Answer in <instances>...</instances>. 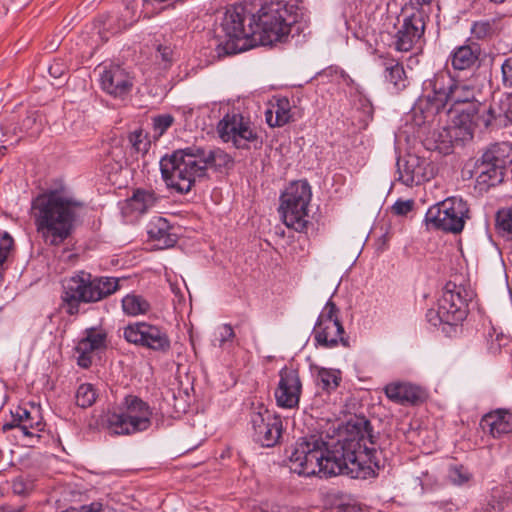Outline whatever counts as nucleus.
I'll list each match as a JSON object with an SVG mask.
<instances>
[{
  "mask_svg": "<svg viewBox=\"0 0 512 512\" xmlns=\"http://www.w3.org/2000/svg\"><path fill=\"white\" fill-rule=\"evenodd\" d=\"M384 466L370 422L356 417L347 423L346 435L325 441L322 435L300 438L290 456V469L301 476L328 478L347 475L367 479Z\"/></svg>",
  "mask_w": 512,
  "mask_h": 512,
  "instance_id": "nucleus-1",
  "label": "nucleus"
},
{
  "mask_svg": "<svg viewBox=\"0 0 512 512\" xmlns=\"http://www.w3.org/2000/svg\"><path fill=\"white\" fill-rule=\"evenodd\" d=\"M297 19L295 6L284 1H271L263 4L256 15L249 16L246 27L244 6H231L223 13L214 30L217 56L237 54L259 45L285 42Z\"/></svg>",
  "mask_w": 512,
  "mask_h": 512,
  "instance_id": "nucleus-2",
  "label": "nucleus"
},
{
  "mask_svg": "<svg viewBox=\"0 0 512 512\" xmlns=\"http://www.w3.org/2000/svg\"><path fill=\"white\" fill-rule=\"evenodd\" d=\"M232 165V157L224 150L194 145L163 157L160 161V170L168 188L186 194L196 181L207 176L208 169L217 171Z\"/></svg>",
  "mask_w": 512,
  "mask_h": 512,
  "instance_id": "nucleus-3",
  "label": "nucleus"
},
{
  "mask_svg": "<svg viewBox=\"0 0 512 512\" xmlns=\"http://www.w3.org/2000/svg\"><path fill=\"white\" fill-rule=\"evenodd\" d=\"M476 87L472 79H455L448 71L441 70L422 84V95L414 109V121L417 125L433 124L438 114L447 105L469 103V107L478 104Z\"/></svg>",
  "mask_w": 512,
  "mask_h": 512,
  "instance_id": "nucleus-4",
  "label": "nucleus"
},
{
  "mask_svg": "<svg viewBox=\"0 0 512 512\" xmlns=\"http://www.w3.org/2000/svg\"><path fill=\"white\" fill-rule=\"evenodd\" d=\"M80 203L60 190H47L34 199L38 210L37 231L46 244L58 246L73 232L76 208Z\"/></svg>",
  "mask_w": 512,
  "mask_h": 512,
  "instance_id": "nucleus-5",
  "label": "nucleus"
},
{
  "mask_svg": "<svg viewBox=\"0 0 512 512\" xmlns=\"http://www.w3.org/2000/svg\"><path fill=\"white\" fill-rule=\"evenodd\" d=\"M119 289V279L114 277H92L79 271L62 280V308L69 315L79 313L80 304L95 303Z\"/></svg>",
  "mask_w": 512,
  "mask_h": 512,
  "instance_id": "nucleus-6",
  "label": "nucleus"
},
{
  "mask_svg": "<svg viewBox=\"0 0 512 512\" xmlns=\"http://www.w3.org/2000/svg\"><path fill=\"white\" fill-rule=\"evenodd\" d=\"M152 410L136 395H126L107 416V428L115 435H131L151 426Z\"/></svg>",
  "mask_w": 512,
  "mask_h": 512,
  "instance_id": "nucleus-7",
  "label": "nucleus"
},
{
  "mask_svg": "<svg viewBox=\"0 0 512 512\" xmlns=\"http://www.w3.org/2000/svg\"><path fill=\"white\" fill-rule=\"evenodd\" d=\"M311 187L306 180L292 182L280 197L279 212L284 224L297 232H306Z\"/></svg>",
  "mask_w": 512,
  "mask_h": 512,
  "instance_id": "nucleus-8",
  "label": "nucleus"
},
{
  "mask_svg": "<svg viewBox=\"0 0 512 512\" xmlns=\"http://www.w3.org/2000/svg\"><path fill=\"white\" fill-rule=\"evenodd\" d=\"M469 218L467 203L458 197H449L431 206L425 215L428 228L460 233Z\"/></svg>",
  "mask_w": 512,
  "mask_h": 512,
  "instance_id": "nucleus-9",
  "label": "nucleus"
},
{
  "mask_svg": "<svg viewBox=\"0 0 512 512\" xmlns=\"http://www.w3.org/2000/svg\"><path fill=\"white\" fill-rule=\"evenodd\" d=\"M219 137L226 143L231 142L237 149L249 150L262 146L257 127L248 117L240 113L226 114L217 125Z\"/></svg>",
  "mask_w": 512,
  "mask_h": 512,
  "instance_id": "nucleus-10",
  "label": "nucleus"
},
{
  "mask_svg": "<svg viewBox=\"0 0 512 512\" xmlns=\"http://www.w3.org/2000/svg\"><path fill=\"white\" fill-rule=\"evenodd\" d=\"M494 109L482 103L462 110L449 126L454 146H464L472 141L476 127L489 128L495 120Z\"/></svg>",
  "mask_w": 512,
  "mask_h": 512,
  "instance_id": "nucleus-11",
  "label": "nucleus"
},
{
  "mask_svg": "<svg viewBox=\"0 0 512 512\" xmlns=\"http://www.w3.org/2000/svg\"><path fill=\"white\" fill-rule=\"evenodd\" d=\"M123 337L131 344L159 353H167L171 349V340L167 330L145 321L127 325L123 329Z\"/></svg>",
  "mask_w": 512,
  "mask_h": 512,
  "instance_id": "nucleus-12",
  "label": "nucleus"
},
{
  "mask_svg": "<svg viewBox=\"0 0 512 512\" xmlns=\"http://www.w3.org/2000/svg\"><path fill=\"white\" fill-rule=\"evenodd\" d=\"M253 439L263 447H273L282 435L283 425L280 416L269 411L263 405L250 414Z\"/></svg>",
  "mask_w": 512,
  "mask_h": 512,
  "instance_id": "nucleus-13",
  "label": "nucleus"
},
{
  "mask_svg": "<svg viewBox=\"0 0 512 512\" xmlns=\"http://www.w3.org/2000/svg\"><path fill=\"white\" fill-rule=\"evenodd\" d=\"M427 18L428 15L422 9L404 16L394 37L393 44L397 51L408 52L421 47Z\"/></svg>",
  "mask_w": 512,
  "mask_h": 512,
  "instance_id": "nucleus-14",
  "label": "nucleus"
},
{
  "mask_svg": "<svg viewBox=\"0 0 512 512\" xmlns=\"http://www.w3.org/2000/svg\"><path fill=\"white\" fill-rule=\"evenodd\" d=\"M398 181L407 187L428 182L436 175L432 161L414 154H408L397 161Z\"/></svg>",
  "mask_w": 512,
  "mask_h": 512,
  "instance_id": "nucleus-15",
  "label": "nucleus"
},
{
  "mask_svg": "<svg viewBox=\"0 0 512 512\" xmlns=\"http://www.w3.org/2000/svg\"><path fill=\"white\" fill-rule=\"evenodd\" d=\"M108 347V335L102 328L91 327L85 329L83 337L75 347L77 364L81 368L91 367L95 357L103 353Z\"/></svg>",
  "mask_w": 512,
  "mask_h": 512,
  "instance_id": "nucleus-16",
  "label": "nucleus"
},
{
  "mask_svg": "<svg viewBox=\"0 0 512 512\" xmlns=\"http://www.w3.org/2000/svg\"><path fill=\"white\" fill-rule=\"evenodd\" d=\"M473 298V291L468 287L449 281L445 287L441 299L443 313L451 315V320L457 324L466 317V307Z\"/></svg>",
  "mask_w": 512,
  "mask_h": 512,
  "instance_id": "nucleus-17",
  "label": "nucleus"
},
{
  "mask_svg": "<svg viewBox=\"0 0 512 512\" xmlns=\"http://www.w3.org/2000/svg\"><path fill=\"white\" fill-rule=\"evenodd\" d=\"M302 393V382L299 372L292 367H284L279 371V382L275 389L278 406L292 409L298 406Z\"/></svg>",
  "mask_w": 512,
  "mask_h": 512,
  "instance_id": "nucleus-18",
  "label": "nucleus"
},
{
  "mask_svg": "<svg viewBox=\"0 0 512 512\" xmlns=\"http://www.w3.org/2000/svg\"><path fill=\"white\" fill-rule=\"evenodd\" d=\"M103 91L115 98H124L133 87V81L128 72L119 65H110L100 75Z\"/></svg>",
  "mask_w": 512,
  "mask_h": 512,
  "instance_id": "nucleus-19",
  "label": "nucleus"
},
{
  "mask_svg": "<svg viewBox=\"0 0 512 512\" xmlns=\"http://www.w3.org/2000/svg\"><path fill=\"white\" fill-rule=\"evenodd\" d=\"M386 397L399 405H417L424 402V391L409 382H391L384 387Z\"/></svg>",
  "mask_w": 512,
  "mask_h": 512,
  "instance_id": "nucleus-20",
  "label": "nucleus"
},
{
  "mask_svg": "<svg viewBox=\"0 0 512 512\" xmlns=\"http://www.w3.org/2000/svg\"><path fill=\"white\" fill-rule=\"evenodd\" d=\"M344 328L341 322H328V324L315 325L314 339L324 348H334L339 343L344 347L349 346L348 339L343 336Z\"/></svg>",
  "mask_w": 512,
  "mask_h": 512,
  "instance_id": "nucleus-21",
  "label": "nucleus"
},
{
  "mask_svg": "<svg viewBox=\"0 0 512 512\" xmlns=\"http://www.w3.org/2000/svg\"><path fill=\"white\" fill-rule=\"evenodd\" d=\"M480 425L494 438H500L512 432V413L499 409L483 416Z\"/></svg>",
  "mask_w": 512,
  "mask_h": 512,
  "instance_id": "nucleus-22",
  "label": "nucleus"
},
{
  "mask_svg": "<svg viewBox=\"0 0 512 512\" xmlns=\"http://www.w3.org/2000/svg\"><path fill=\"white\" fill-rule=\"evenodd\" d=\"M476 188L486 192L489 188L500 184L504 179V171L486 162L482 157L477 161Z\"/></svg>",
  "mask_w": 512,
  "mask_h": 512,
  "instance_id": "nucleus-23",
  "label": "nucleus"
},
{
  "mask_svg": "<svg viewBox=\"0 0 512 512\" xmlns=\"http://www.w3.org/2000/svg\"><path fill=\"white\" fill-rule=\"evenodd\" d=\"M172 230L167 219L163 217H154L147 226L149 238L157 241L161 248L172 247L177 243V234Z\"/></svg>",
  "mask_w": 512,
  "mask_h": 512,
  "instance_id": "nucleus-24",
  "label": "nucleus"
},
{
  "mask_svg": "<svg viewBox=\"0 0 512 512\" xmlns=\"http://www.w3.org/2000/svg\"><path fill=\"white\" fill-rule=\"evenodd\" d=\"M160 200L161 196L154 190L138 188L135 189L132 196L127 199L126 209L142 215L155 208Z\"/></svg>",
  "mask_w": 512,
  "mask_h": 512,
  "instance_id": "nucleus-25",
  "label": "nucleus"
},
{
  "mask_svg": "<svg viewBox=\"0 0 512 512\" xmlns=\"http://www.w3.org/2000/svg\"><path fill=\"white\" fill-rule=\"evenodd\" d=\"M480 53L481 49L476 43L458 46L451 52V65L459 71L470 69L478 62Z\"/></svg>",
  "mask_w": 512,
  "mask_h": 512,
  "instance_id": "nucleus-26",
  "label": "nucleus"
},
{
  "mask_svg": "<svg viewBox=\"0 0 512 512\" xmlns=\"http://www.w3.org/2000/svg\"><path fill=\"white\" fill-rule=\"evenodd\" d=\"M482 159L505 172L512 166V145L508 142L493 144L482 154Z\"/></svg>",
  "mask_w": 512,
  "mask_h": 512,
  "instance_id": "nucleus-27",
  "label": "nucleus"
},
{
  "mask_svg": "<svg viewBox=\"0 0 512 512\" xmlns=\"http://www.w3.org/2000/svg\"><path fill=\"white\" fill-rule=\"evenodd\" d=\"M265 119L270 127H281L292 119L291 105L287 98H279L265 112Z\"/></svg>",
  "mask_w": 512,
  "mask_h": 512,
  "instance_id": "nucleus-28",
  "label": "nucleus"
},
{
  "mask_svg": "<svg viewBox=\"0 0 512 512\" xmlns=\"http://www.w3.org/2000/svg\"><path fill=\"white\" fill-rule=\"evenodd\" d=\"M385 80L392 84L396 90H402L406 87V76L403 66L394 59H383Z\"/></svg>",
  "mask_w": 512,
  "mask_h": 512,
  "instance_id": "nucleus-29",
  "label": "nucleus"
},
{
  "mask_svg": "<svg viewBox=\"0 0 512 512\" xmlns=\"http://www.w3.org/2000/svg\"><path fill=\"white\" fill-rule=\"evenodd\" d=\"M121 302L123 312L128 316L145 315L151 310L150 302L142 295L127 294Z\"/></svg>",
  "mask_w": 512,
  "mask_h": 512,
  "instance_id": "nucleus-30",
  "label": "nucleus"
},
{
  "mask_svg": "<svg viewBox=\"0 0 512 512\" xmlns=\"http://www.w3.org/2000/svg\"><path fill=\"white\" fill-rule=\"evenodd\" d=\"M428 141V149L437 150L442 154H449L454 147L449 126L434 130Z\"/></svg>",
  "mask_w": 512,
  "mask_h": 512,
  "instance_id": "nucleus-31",
  "label": "nucleus"
},
{
  "mask_svg": "<svg viewBox=\"0 0 512 512\" xmlns=\"http://www.w3.org/2000/svg\"><path fill=\"white\" fill-rule=\"evenodd\" d=\"M341 381L339 370L319 368L317 371L316 382L317 385L324 391L330 393L335 390Z\"/></svg>",
  "mask_w": 512,
  "mask_h": 512,
  "instance_id": "nucleus-32",
  "label": "nucleus"
},
{
  "mask_svg": "<svg viewBox=\"0 0 512 512\" xmlns=\"http://www.w3.org/2000/svg\"><path fill=\"white\" fill-rule=\"evenodd\" d=\"M496 228L501 236L512 238V205L497 212Z\"/></svg>",
  "mask_w": 512,
  "mask_h": 512,
  "instance_id": "nucleus-33",
  "label": "nucleus"
},
{
  "mask_svg": "<svg viewBox=\"0 0 512 512\" xmlns=\"http://www.w3.org/2000/svg\"><path fill=\"white\" fill-rule=\"evenodd\" d=\"M76 404L81 408L90 407L96 400V391L89 383L81 384L75 395Z\"/></svg>",
  "mask_w": 512,
  "mask_h": 512,
  "instance_id": "nucleus-34",
  "label": "nucleus"
},
{
  "mask_svg": "<svg viewBox=\"0 0 512 512\" xmlns=\"http://www.w3.org/2000/svg\"><path fill=\"white\" fill-rule=\"evenodd\" d=\"M128 141L129 144L131 145V148L136 153L145 154L149 150L150 140L148 139L147 134L144 133L142 129H137L129 133Z\"/></svg>",
  "mask_w": 512,
  "mask_h": 512,
  "instance_id": "nucleus-35",
  "label": "nucleus"
},
{
  "mask_svg": "<svg viewBox=\"0 0 512 512\" xmlns=\"http://www.w3.org/2000/svg\"><path fill=\"white\" fill-rule=\"evenodd\" d=\"M175 119L171 114H160L152 118L154 140H158L173 125Z\"/></svg>",
  "mask_w": 512,
  "mask_h": 512,
  "instance_id": "nucleus-36",
  "label": "nucleus"
},
{
  "mask_svg": "<svg viewBox=\"0 0 512 512\" xmlns=\"http://www.w3.org/2000/svg\"><path fill=\"white\" fill-rule=\"evenodd\" d=\"M472 37L477 40H487L495 33L494 24L488 20L476 21L471 26Z\"/></svg>",
  "mask_w": 512,
  "mask_h": 512,
  "instance_id": "nucleus-37",
  "label": "nucleus"
},
{
  "mask_svg": "<svg viewBox=\"0 0 512 512\" xmlns=\"http://www.w3.org/2000/svg\"><path fill=\"white\" fill-rule=\"evenodd\" d=\"M13 430V436L23 445H27L32 438L30 426L18 422H8L3 425V430Z\"/></svg>",
  "mask_w": 512,
  "mask_h": 512,
  "instance_id": "nucleus-38",
  "label": "nucleus"
},
{
  "mask_svg": "<svg viewBox=\"0 0 512 512\" xmlns=\"http://www.w3.org/2000/svg\"><path fill=\"white\" fill-rule=\"evenodd\" d=\"M442 309V304L439 301L438 309H429L426 313V319L427 321L433 325L438 326L442 323L448 324V325H456L457 322L455 320H451V315H447Z\"/></svg>",
  "mask_w": 512,
  "mask_h": 512,
  "instance_id": "nucleus-39",
  "label": "nucleus"
},
{
  "mask_svg": "<svg viewBox=\"0 0 512 512\" xmlns=\"http://www.w3.org/2000/svg\"><path fill=\"white\" fill-rule=\"evenodd\" d=\"M507 499L500 490H494L487 503L483 505L484 512H502L506 507Z\"/></svg>",
  "mask_w": 512,
  "mask_h": 512,
  "instance_id": "nucleus-40",
  "label": "nucleus"
},
{
  "mask_svg": "<svg viewBox=\"0 0 512 512\" xmlns=\"http://www.w3.org/2000/svg\"><path fill=\"white\" fill-rule=\"evenodd\" d=\"M339 309L335 303L330 299L322 309L315 325L328 324V322H340L338 318Z\"/></svg>",
  "mask_w": 512,
  "mask_h": 512,
  "instance_id": "nucleus-41",
  "label": "nucleus"
},
{
  "mask_svg": "<svg viewBox=\"0 0 512 512\" xmlns=\"http://www.w3.org/2000/svg\"><path fill=\"white\" fill-rule=\"evenodd\" d=\"M214 345L223 347L227 342L235 338V333L230 324H223L216 331Z\"/></svg>",
  "mask_w": 512,
  "mask_h": 512,
  "instance_id": "nucleus-42",
  "label": "nucleus"
},
{
  "mask_svg": "<svg viewBox=\"0 0 512 512\" xmlns=\"http://www.w3.org/2000/svg\"><path fill=\"white\" fill-rule=\"evenodd\" d=\"M13 248V239L8 233H4L0 238V271L4 269V264L10 256Z\"/></svg>",
  "mask_w": 512,
  "mask_h": 512,
  "instance_id": "nucleus-43",
  "label": "nucleus"
},
{
  "mask_svg": "<svg viewBox=\"0 0 512 512\" xmlns=\"http://www.w3.org/2000/svg\"><path fill=\"white\" fill-rule=\"evenodd\" d=\"M448 477L452 483L462 485L469 481L471 475L463 466L456 465L450 468Z\"/></svg>",
  "mask_w": 512,
  "mask_h": 512,
  "instance_id": "nucleus-44",
  "label": "nucleus"
},
{
  "mask_svg": "<svg viewBox=\"0 0 512 512\" xmlns=\"http://www.w3.org/2000/svg\"><path fill=\"white\" fill-rule=\"evenodd\" d=\"M502 84L505 88H512V57L506 58L501 65Z\"/></svg>",
  "mask_w": 512,
  "mask_h": 512,
  "instance_id": "nucleus-45",
  "label": "nucleus"
},
{
  "mask_svg": "<svg viewBox=\"0 0 512 512\" xmlns=\"http://www.w3.org/2000/svg\"><path fill=\"white\" fill-rule=\"evenodd\" d=\"M414 206L413 200H397L391 207L392 212L395 215L404 216L407 215Z\"/></svg>",
  "mask_w": 512,
  "mask_h": 512,
  "instance_id": "nucleus-46",
  "label": "nucleus"
},
{
  "mask_svg": "<svg viewBox=\"0 0 512 512\" xmlns=\"http://www.w3.org/2000/svg\"><path fill=\"white\" fill-rule=\"evenodd\" d=\"M12 419L10 422H18L23 423V420H28L30 417V412L27 409L17 407L15 411L11 413Z\"/></svg>",
  "mask_w": 512,
  "mask_h": 512,
  "instance_id": "nucleus-47",
  "label": "nucleus"
},
{
  "mask_svg": "<svg viewBox=\"0 0 512 512\" xmlns=\"http://www.w3.org/2000/svg\"><path fill=\"white\" fill-rule=\"evenodd\" d=\"M390 234L388 231L383 233L375 242V247L377 252H383L388 247V242L390 241Z\"/></svg>",
  "mask_w": 512,
  "mask_h": 512,
  "instance_id": "nucleus-48",
  "label": "nucleus"
},
{
  "mask_svg": "<svg viewBox=\"0 0 512 512\" xmlns=\"http://www.w3.org/2000/svg\"><path fill=\"white\" fill-rule=\"evenodd\" d=\"M103 505L100 503H92L90 505L82 506L79 512H101ZM75 512V509H73Z\"/></svg>",
  "mask_w": 512,
  "mask_h": 512,
  "instance_id": "nucleus-49",
  "label": "nucleus"
},
{
  "mask_svg": "<svg viewBox=\"0 0 512 512\" xmlns=\"http://www.w3.org/2000/svg\"><path fill=\"white\" fill-rule=\"evenodd\" d=\"M260 512H281V508L278 505L266 503L260 507Z\"/></svg>",
  "mask_w": 512,
  "mask_h": 512,
  "instance_id": "nucleus-50",
  "label": "nucleus"
},
{
  "mask_svg": "<svg viewBox=\"0 0 512 512\" xmlns=\"http://www.w3.org/2000/svg\"><path fill=\"white\" fill-rule=\"evenodd\" d=\"M159 52L161 53L162 59L164 61H170L171 51L168 47H159Z\"/></svg>",
  "mask_w": 512,
  "mask_h": 512,
  "instance_id": "nucleus-51",
  "label": "nucleus"
},
{
  "mask_svg": "<svg viewBox=\"0 0 512 512\" xmlns=\"http://www.w3.org/2000/svg\"><path fill=\"white\" fill-rule=\"evenodd\" d=\"M419 7L429 6L434 0H413Z\"/></svg>",
  "mask_w": 512,
  "mask_h": 512,
  "instance_id": "nucleus-52",
  "label": "nucleus"
},
{
  "mask_svg": "<svg viewBox=\"0 0 512 512\" xmlns=\"http://www.w3.org/2000/svg\"><path fill=\"white\" fill-rule=\"evenodd\" d=\"M14 492L16 493H22L23 492V484L20 481H16L13 484Z\"/></svg>",
  "mask_w": 512,
  "mask_h": 512,
  "instance_id": "nucleus-53",
  "label": "nucleus"
},
{
  "mask_svg": "<svg viewBox=\"0 0 512 512\" xmlns=\"http://www.w3.org/2000/svg\"><path fill=\"white\" fill-rule=\"evenodd\" d=\"M46 437H47V438H50V434H49V433H47L46 435H43V434H37V435H36V434L34 433V438H37V440H38V441H39L41 438H46Z\"/></svg>",
  "mask_w": 512,
  "mask_h": 512,
  "instance_id": "nucleus-54",
  "label": "nucleus"
},
{
  "mask_svg": "<svg viewBox=\"0 0 512 512\" xmlns=\"http://www.w3.org/2000/svg\"><path fill=\"white\" fill-rule=\"evenodd\" d=\"M101 512H118V511L111 509L107 506H103Z\"/></svg>",
  "mask_w": 512,
  "mask_h": 512,
  "instance_id": "nucleus-55",
  "label": "nucleus"
},
{
  "mask_svg": "<svg viewBox=\"0 0 512 512\" xmlns=\"http://www.w3.org/2000/svg\"><path fill=\"white\" fill-rule=\"evenodd\" d=\"M6 151H7L6 146H0V158L5 155Z\"/></svg>",
  "mask_w": 512,
  "mask_h": 512,
  "instance_id": "nucleus-56",
  "label": "nucleus"
},
{
  "mask_svg": "<svg viewBox=\"0 0 512 512\" xmlns=\"http://www.w3.org/2000/svg\"><path fill=\"white\" fill-rule=\"evenodd\" d=\"M36 428H37V430H38V431H40V432H42V431H43V430H42V428H41V423H39V422L36 424Z\"/></svg>",
  "mask_w": 512,
  "mask_h": 512,
  "instance_id": "nucleus-57",
  "label": "nucleus"
},
{
  "mask_svg": "<svg viewBox=\"0 0 512 512\" xmlns=\"http://www.w3.org/2000/svg\"><path fill=\"white\" fill-rule=\"evenodd\" d=\"M62 512H75L74 510H65V511H62Z\"/></svg>",
  "mask_w": 512,
  "mask_h": 512,
  "instance_id": "nucleus-58",
  "label": "nucleus"
}]
</instances>
